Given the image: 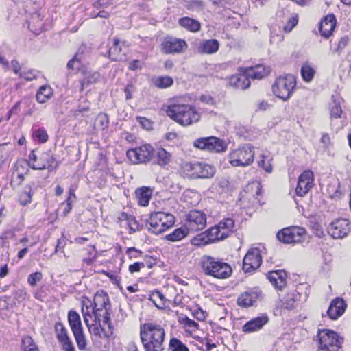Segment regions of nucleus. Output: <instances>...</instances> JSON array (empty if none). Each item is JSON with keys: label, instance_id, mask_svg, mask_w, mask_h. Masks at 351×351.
<instances>
[{"label": "nucleus", "instance_id": "obj_9", "mask_svg": "<svg viewBox=\"0 0 351 351\" xmlns=\"http://www.w3.org/2000/svg\"><path fill=\"white\" fill-rule=\"evenodd\" d=\"M296 85L295 77L293 75L278 77L272 86L274 94L283 101L289 99Z\"/></svg>", "mask_w": 351, "mask_h": 351}, {"label": "nucleus", "instance_id": "obj_2", "mask_svg": "<svg viewBox=\"0 0 351 351\" xmlns=\"http://www.w3.org/2000/svg\"><path fill=\"white\" fill-rule=\"evenodd\" d=\"M140 337L145 351L164 350L165 331L160 325L151 322L141 324Z\"/></svg>", "mask_w": 351, "mask_h": 351}, {"label": "nucleus", "instance_id": "obj_15", "mask_svg": "<svg viewBox=\"0 0 351 351\" xmlns=\"http://www.w3.org/2000/svg\"><path fill=\"white\" fill-rule=\"evenodd\" d=\"M206 225V215L202 211L193 210L186 215L188 230L197 232L203 230Z\"/></svg>", "mask_w": 351, "mask_h": 351}, {"label": "nucleus", "instance_id": "obj_35", "mask_svg": "<svg viewBox=\"0 0 351 351\" xmlns=\"http://www.w3.org/2000/svg\"><path fill=\"white\" fill-rule=\"evenodd\" d=\"M52 89L49 86H41L36 93V100L38 103L44 104L52 96Z\"/></svg>", "mask_w": 351, "mask_h": 351}, {"label": "nucleus", "instance_id": "obj_61", "mask_svg": "<svg viewBox=\"0 0 351 351\" xmlns=\"http://www.w3.org/2000/svg\"><path fill=\"white\" fill-rule=\"evenodd\" d=\"M137 119L143 128L147 130H149L152 128V122L148 119L139 117Z\"/></svg>", "mask_w": 351, "mask_h": 351}, {"label": "nucleus", "instance_id": "obj_52", "mask_svg": "<svg viewBox=\"0 0 351 351\" xmlns=\"http://www.w3.org/2000/svg\"><path fill=\"white\" fill-rule=\"evenodd\" d=\"M43 274L40 271H36L30 274L27 277V282L31 287H34L36 284L41 281Z\"/></svg>", "mask_w": 351, "mask_h": 351}, {"label": "nucleus", "instance_id": "obj_23", "mask_svg": "<svg viewBox=\"0 0 351 351\" xmlns=\"http://www.w3.org/2000/svg\"><path fill=\"white\" fill-rule=\"evenodd\" d=\"M268 320L269 319L267 315H261L255 317L245 323L243 326L242 330L244 332L247 333L258 331L268 322Z\"/></svg>", "mask_w": 351, "mask_h": 351}, {"label": "nucleus", "instance_id": "obj_42", "mask_svg": "<svg viewBox=\"0 0 351 351\" xmlns=\"http://www.w3.org/2000/svg\"><path fill=\"white\" fill-rule=\"evenodd\" d=\"M180 323L182 324L186 330L189 332H195L199 329V324L194 320L189 319L188 317H184L180 319Z\"/></svg>", "mask_w": 351, "mask_h": 351}, {"label": "nucleus", "instance_id": "obj_55", "mask_svg": "<svg viewBox=\"0 0 351 351\" xmlns=\"http://www.w3.org/2000/svg\"><path fill=\"white\" fill-rule=\"evenodd\" d=\"M348 40L349 38L348 36H343L341 38L338 42L337 47L335 49V52L339 55L344 49V48L347 46Z\"/></svg>", "mask_w": 351, "mask_h": 351}, {"label": "nucleus", "instance_id": "obj_64", "mask_svg": "<svg viewBox=\"0 0 351 351\" xmlns=\"http://www.w3.org/2000/svg\"><path fill=\"white\" fill-rule=\"evenodd\" d=\"M9 299L10 298L5 295L0 297V308L3 309L8 308L9 306Z\"/></svg>", "mask_w": 351, "mask_h": 351}, {"label": "nucleus", "instance_id": "obj_44", "mask_svg": "<svg viewBox=\"0 0 351 351\" xmlns=\"http://www.w3.org/2000/svg\"><path fill=\"white\" fill-rule=\"evenodd\" d=\"M76 197L74 193L73 189H69L68 191V197L66 200V204L64 205L63 209V214L64 216L67 215L72 209V204L73 202L75 200Z\"/></svg>", "mask_w": 351, "mask_h": 351}, {"label": "nucleus", "instance_id": "obj_26", "mask_svg": "<svg viewBox=\"0 0 351 351\" xmlns=\"http://www.w3.org/2000/svg\"><path fill=\"white\" fill-rule=\"evenodd\" d=\"M219 48V43L216 39L203 40L199 43L198 51L204 54H213Z\"/></svg>", "mask_w": 351, "mask_h": 351}, {"label": "nucleus", "instance_id": "obj_14", "mask_svg": "<svg viewBox=\"0 0 351 351\" xmlns=\"http://www.w3.org/2000/svg\"><path fill=\"white\" fill-rule=\"evenodd\" d=\"M262 263V256L260 249L250 248L243 261V270L245 272H252L258 269Z\"/></svg>", "mask_w": 351, "mask_h": 351}, {"label": "nucleus", "instance_id": "obj_12", "mask_svg": "<svg viewBox=\"0 0 351 351\" xmlns=\"http://www.w3.org/2000/svg\"><path fill=\"white\" fill-rule=\"evenodd\" d=\"M193 146L197 149L210 152H222L226 149L225 141L215 136L202 137L193 142Z\"/></svg>", "mask_w": 351, "mask_h": 351}, {"label": "nucleus", "instance_id": "obj_46", "mask_svg": "<svg viewBox=\"0 0 351 351\" xmlns=\"http://www.w3.org/2000/svg\"><path fill=\"white\" fill-rule=\"evenodd\" d=\"M108 117L106 114L100 113L99 114L95 121V126L97 128L104 130L108 125Z\"/></svg>", "mask_w": 351, "mask_h": 351}, {"label": "nucleus", "instance_id": "obj_17", "mask_svg": "<svg viewBox=\"0 0 351 351\" xmlns=\"http://www.w3.org/2000/svg\"><path fill=\"white\" fill-rule=\"evenodd\" d=\"M314 174L311 170L303 171L299 176L295 193L298 196L304 197L314 185Z\"/></svg>", "mask_w": 351, "mask_h": 351}, {"label": "nucleus", "instance_id": "obj_32", "mask_svg": "<svg viewBox=\"0 0 351 351\" xmlns=\"http://www.w3.org/2000/svg\"><path fill=\"white\" fill-rule=\"evenodd\" d=\"M135 196L139 205L147 206L152 197V191L149 188L142 186L136 189Z\"/></svg>", "mask_w": 351, "mask_h": 351}, {"label": "nucleus", "instance_id": "obj_43", "mask_svg": "<svg viewBox=\"0 0 351 351\" xmlns=\"http://www.w3.org/2000/svg\"><path fill=\"white\" fill-rule=\"evenodd\" d=\"M100 79V74L98 72H93L92 73L88 74L82 81H81V86L82 90H83L84 87L88 86L89 84H94L98 82Z\"/></svg>", "mask_w": 351, "mask_h": 351}, {"label": "nucleus", "instance_id": "obj_36", "mask_svg": "<svg viewBox=\"0 0 351 351\" xmlns=\"http://www.w3.org/2000/svg\"><path fill=\"white\" fill-rule=\"evenodd\" d=\"M157 157V164L161 167L169 164L171 160V154L163 148H158L155 151Z\"/></svg>", "mask_w": 351, "mask_h": 351}, {"label": "nucleus", "instance_id": "obj_8", "mask_svg": "<svg viewBox=\"0 0 351 351\" xmlns=\"http://www.w3.org/2000/svg\"><path fill=\"white\" fill-rule=\"evenodd\" d=\"M68 322L80 350L87 346V340L82 326L81 317L77 312L71 310L68 313Z\"/></svg>", "mask_w": 351, "mask_h": 351}, {"label": "nucleus", "instance_id": "obj_51", "mask_svg": "<svg viewBox=\"0 0 351 351\" xmlns=\"http://www.w3.org/2000/svg\"><path fill=\"white\" fill-rule=\"evenodd\" d=\"M258 165L267 173H271L272 171L271 160L266 156H261V160L258 162Z\"/></svg>", "mask_w": 351, "mask_h": 351}, {"label": "nucleus", "instance_id": "obj_47", "mask_svg": "<svg viewBox=\"0 0 351 351\" xmlns=\"http://www.w3.org/2000/svg\"><path fill=\"white\" fill-rule=\"evenodd\" d=\"M170 351H189L188 348L179 339L173 338L169 342Z\"/></svg>", "mask_w": 351, "mask_h": 351}, {"label": "nucleus", "instance_id": "obj_33", "mask_svg": "<svg viewBox=\"0 0 351 351\" xmlns=\"http://www.w3.org/2000/svg\"><path fill=\"white\" fill-rule=\"evenodd\" d=\"M54 329L56 338L62 346L72 341L68 335L67 329L62 323H56Z\"/></svg>", "mask_w": 351, "mask_h": 351}, {"label": "nucleus", "instance_id": "obj_13", "mask_svg": "<svg viewBox=\"0 0 351 351\" xmlns=\"http://www.w3.org/2000/svg\"><path fill=\"white\" fill-rule=\"evenodd\" d=\"M305 232V229L303 228L292 226L280 230L276 237L280 242L290 244L300 242Z\"/></svg>", "mask_w": 351, "mask_h": 351}, {"label": "nucleus", "instance_id": "obj_22", "mask_svg": "<svg viewBox=\"0 0 351 351\" xmlns=\"http://www.w3.org/2000/svg\"><path fill=\"white\" fill-rule=\"evenodd\" d=\"M346 308L345 301L342 298H337L330 302L327 314L331 319H336L343 314Z\"/></svg>", "mask_w": 351, "mask_h": 351}, {"label": "nucleus", "instance_id": "obj_28", "mask_svg": "<svg viewBox=\"0 0 351 351\" xmlns=\"http://www.w3.org/2000/svg\"><path fill=\"white\" fill-rule=\"evenodd\" d=\"M285 276L282 271H272L267 274V278L276 289H282L286 285Z\"/></svg>", "mask_w": 351, "mask_h": 351}, {"label": "nucleus", "instance_id": "obj_45", "mask_svg": "<svg viewBox=\"0 0 351 351\" xmlns=\"http://www.w3.org/2000/svg\"><path fill=\"white\" fill-rule=\"evenodd\" d=\"M173 80L169 76H161L157 77L154 81L156 86L160 88H166L173 84Z\"/></svg>", "mask_w": 351, "mask_h": 351}, {"label": "nucleus", "instance_id": "obj_31", "mask_svg": "<svg viewBox=\"0 0 351 351\" xmlns=\"http://www.w3.org/2000/svg\"><path fill=\"white\" fill-rule=\"evenodd\" d=\"M178 24L184 29L191 32H197L200 30L201 23L196 19L190 17H182L178 20Z\"/></svg>", "mask_w": 351, "mask_h": 351}, {"label": "nucleus", "instance_id": "obj_21", "mask_svg": "<svg viewBox=\"0 0 351 351\" xmlns=\"http://www.w3.org/2000/svg\"><path fill=\"white\" fill-rule=\"evenodd\" d=\"M336 27V18L334 14H330L325 16L320 21L319 30L322 36L328 38Z\"/></svg>", "mask_w": 351, "mask_h": 351}, {"label": "nucleus", "instance_id": "obj_40", "mask_svg": "<svg viewBox=\"0 0 351 351\" xmlns=\"http://www.w3.org/2000/svg\"><path fill=\"white\" fill-rule=\"evenodd\" d=\"M315 73V69L309 62H304L301 67V75L303 80L306 82H311Z\"/></svg>", "mask_w": 351, "mask_h": 351}, {"label": "nucleus", "instance_id": "obj_7", "mask_svg": "<svg viewBox=\"0 0 351 351\" xmlns=\"http://www.w3.org/2000/svg\"><path fill=\"white\" fill-rule=\"evenodd\" d=\"M254 147L250 144H245L229 154V162L233 167H246L250 165L254 158Z\"/></svg>", "mask_w": 351, "mask_h": 351}, {"label": "nucleus", "instance_id": "obj_1", "mask_svg": "<svg viewBox=\"0 0 351 351\" xmlns=\"http://www.w3.org/2000/svg\"><path fill=\"white\" fill-rule=\"evenodd\" d=\"M108 306V296L101 291L95 294L93 304L90 302V305L83 304L82 307L84 322L90 334L99 339H108L113 334Z\"/></svg>", "mask_w": 351, "mask_h": 351}, {"label": "nucleus", "instance_id": "obj_5", "mask_svg": "<svg viewBox=\"0 0 351 351\" xmlns=\"http://www.w3.org/2000/svg\"><path fill=\"white\" fill-rule=\"evenodd\" d=\"M201 267L204 274L217 279L230 277L232 270L231 266L222 260L210 256H203Z\"/></svg>", "mask_w": 351, "mask_h": 351}, {"label": "nucleus", "instance_id": "obj_38", "mask_svg": "<svg viewBox=\"0 0 351 351\" xmlns=\"http://www.w3.org/2000/svg\"><path fill=\"white\" fill-rule=\"evenodd\" d=\"M32 197V189L30 186H26L23 191L19 193L18 200L21 206H26L31 202Z\"/></svg>", "mask_w": 351, "mask_h": 351}, {"label": "nucleus", "instance_id": "obj_37", "mask_svg": "<svg viewBox=\"0 0 351 351\" xmlns=\"http://www.w3.org/2000/svg\"><path fill=\"white\" fill-rule=\"evenodd\" d=\"M341 99H335L330 104V119H339L341 117L342 114V108H341Z\"/></svg>", "mask_w": 351, "mask_h": 351}, {"label": "nucleus", "instance_id": "obj_57", "mask_svg": "<svg viewBox=\"0 0 351 351\" xmlns=\"http://www.w3.org/2000/svg\"><path fill=\"white\" fill-rule=\"evenodd\" d=\"M126 254L130 258H138L142 254V252L135 247H129L126 250Z\"/></svg>", "mask_w": 351, "mask_h": 351}, {"label": "nucleus", "instance_id": "obj_60", "mask_svg": "<svg viewBox=\"0 0 351 351\" xmlns=\"http://www.w3.org/2000/svg\"><path fill=\"white\" fill-rule=\"evenodd\" d=\"M145 266L144 263L136 262L129 266V271L132 274L138 272L141 268L145 267Z\"/></svg>", "mask_w": 351, "mask_h": 351}, {"label": "nucleus", "instance_id": "obj_29", "mask_svg": "<svg viewBox=\"0 0 351 351\" xmlns=\"http://www.w3.org/2000/svg\"><path fill=\"white\" fill-rule=\"evenodd\" d=\"M301 295L297 290L289 292L282 299H280V304L281 308L285 309H291L294 306L296 301L300 300Z\"/></svg>", "mask_w": 351, "mask_h": 351}, {"label": "nucleus", "instance_id": "obj_48", "mask_svg": "<svg viewBox=\"0 0 351 351\" xmlns=\"http://www.w3.org/2000/svg\"><path fill=\"white\" fill-rule=\"evenodd\" d=\"M21 349L23 351H29V350L38 349L32 338L29 336H25L21 341Z\"/></svg>", "mask_w": 351, "mask_h": 351}, {"label": "nucleus", "instance_id": "obj_6", "mask_svg": "<svg viewBox=\"0 0 351 351\" xmlns=\"http://www.w3.org/2000/svg\"><path fill=\"white\" fill-rule=\"evenodd\" d=\"M174 222L175 217L171 214L163 212L152 213L147 220V223L150 226L148 230L152 233L158 234L171 227Z\"/></svg>", "mask_w": 351, "mask_h": 351}, {"label": "nucleus", "instance_id": "obj_56", "mask_svg": "<svg viewBox=\"0 0 351 351\" xmlns=\"http://www.w3.org/2000/svg\"><path fill=\"white\" fill-rule=\"evenodd\" d=\"M204 7V2L200 0H191L189 3L188 8L191 10H201Z\"/></svg>", "mask_w": 351, "mask_h": 351}, {"label": "nucleus", "instance_id": "obj_49", "mask_svg": "<svg viewBox=\"0 0 351 351\" xmlns=\"http://www.w3.org/2000/svg\"><path fill=\"white\" fill-rule=\"evenodd\" d=\"M33 137L37 139L40 143H46L48 140V134L43 128H38L33 132Z\"/></svg>", "mask_w": 351, "mask_h": 351}, {"label": "nucleus", "instance_id": "obj_18", "mask_svg": "<svg viewBox=\"0 0 351 351\" xmlns=\"http://www.w3.org/2000/svg\"><path fill=\"white\" fill-rule=\"evenodd\" d=\"M53 158L47 153H43L40 156L32 151L29 155V166L33 169L42 170L52 165Z\"/></svg>", "mask_w": 351, "mask_h": 351}, {"label": "nucleus", "instance_id": "obj_11", "mask_svg": "<svg viewBox=\"0 0 351 351\" xmlns=\"http://www.w3.org/2000/svg\"><path fill=\"white\" fill-rule=\"evenodd\" d=\"M128 158L134 164L147 163L150 162L155 156V149L149 145L145 144L127 151Z\"/></svg>", "mask_w": 351, "mask_h": 351}, {"label": "nucleus", "instance_id": "obj_63", "mask_svg": "<svg viewBox=\"0 0 351 351\" xmlns=\"http://www.w3.org/2000/svg\"><path fill=\"white\" fill-rule=\"evenodd\" d=\"M128 68L130 70H132V71L141 69V63L139 60H134L130 63Z\"/></svg>", "mask_w": 351, "mask_h": 351}, {"label": "nucleus", "instance_id": "obj_58", "mask_svg": "<svg viewBox=\"0 0 351 351\" xmlns=\"http://www.w3.org/2000/svg\"><path fill=\"white\" fill-rule=\"evenodd\" d=\"M27 295V293L25 289H18L14 293V298L19 302L25 300Z\"/></svg>", "mask_w": 351, "mask_h": 351}, {"label": "nucleus", "instance_id": "obj_54", "mask_svg": "<svg viewBox=\"0 0 351 351\" xmlns=\"http://www.w3.org/2000/svg\"><path fill=\"white\" fill-rule=\"evenodd\" d=\"M298 15L291 16L287 21V25L285 26L284 29L286 32H290L291 29L298 24Z\"/></svg>", "mask_w": 351, "mask_h": 351}, {"label": "nucleus", "instance_id": "obj_50", "mask_svg": "<svg viewBox=\"0 0 351 351\" xmlns=\"http://www.w3.org/2000/svg\"><path fill=\"white\" fill-rule=\"evenodd\" d=\"M127 226L130 229L129 233H134L136 231L140 230V226L138 222L136 221L134 217L130 216L127 217Z\"/></svg>", "mask_w": 351, "mask_h": 351}, {"label": "nucleus", "instance_id": "obj_20", "mask_svg": "<svg viewBox=\"0 0 351 351\" xmlns=\"http://www.w3.org/2000/svg\"><path fill=\"white\" fill-rule=\"evenodd\" d=\"M128 52V45L125 42H121L118 38H112V45L109 48V58L112 61H125Z\"/></svg>", "mask_w": 351, "mask_h": 351}, {"label": "nucleus", "instance_id": "obj_10", "mask_svg": "<svg viewBox=\"0 0 351 351\" xmlns=\"http://www.w3.org/2000/svg\"><path fill=\"white\" fill-rule=\"evenodd\" d=\"M317 337L319 348L324 351H339L343 341L337 332L328 329L319 330Z\"/></svg>", "mask_w": 351, "mask_h": 351}, {"label": "nucleus", "instance_id": "obj_3", "mask_svg": "<svg viewBox=\"0 0 351 351\" xmlns=\"http://www.w3.org/2000/svg\"><path fill=\"white\" fill-rule=\"evenodd\" d=\"M166 114L179 125L187 127L197 123L201 119V114L192 105L171 104L163 108Z\"/></svg>", "mask_w": 351, "mask_h": 351}, {"label": "nucleus", "instance_id": "obj_53", "mask_svg": "<svg viewBox=\"0 0 351 351\" xmlns=\"http://www.w3.org/2000/svg\"><path fill=\"white\" fill-rule=\"evenodd\" d=\"M19 77L27 81H32L37 77V74L33 70L23 71L19 73Z\"/></svg>", "mask_w": 351, "mask_h": 351}, {"label": "nucleus", "instance_id": "obj_39", "mask_svg": "<svg viewBox=\"0 0 351 351\" xmlns=\"http://www.w3.org/2000/svg\"><path fill=\"white\" fill-rule=\"evenodd\" d=\"M197 162H184L181 165V169L184 176L195 179Z\"/></svg>", "mask_w": 351, "mask_h": 351}, {"label": "nucleus", "instance_id": "obj_19", "mask_svg": "<svg viewBox=\"0 0 351 351\" xmlns=\"http://www.w3.org/2000/svg\"><path fill=\"white\" fill-rule=\"evenodd\" d=\"M186 47L184 40L175 37H166L161 44L162 51L166 54L180 53Z\"/></svg>", "mask_w": 351, "mask_h": 351}, {"label": "nucleus", "instance_id": "obj_30", "mask_svg": "<svg viewBox=\"0 0 351 351\" xmlns=\"http://www.w3.org/2000/svg\"><path fill=\"white\" fill-rule=\"evenodd\" d=\"M195 178H210L215 173V169L213 166L197 162Z\"/></svg>", "mask_w": 351, "mask_h": 351}, {"label": "nucleus", "instance_id": "obj_4", "mask_svg": "<svg viewBox=\"0 0 351 351\" xmlns=\"http://www.w3.org/2000/svg\"><path fill=\"white\" fill-rule=\"evenodd\" d=\"M234 226V222L232 219H224L217 225L209 228L205 232L199 234L193 241V244H206L216 241L223 240L232 233Z\"/></svg>", "mask_w": 351, "mask_h": 351}, {"label": "nucleus", "instance_id": "obj_25", "mask_svg": "<svg viewBox=\"0 0 351 351\" xmlns=\"http://www.w3.org/2000/svg\"><path fill=\"white\" fill-rule=\"evenodd\" d=\"M241 71L245 72L247 79L260 80L266 76L268 71L263 65L258 64L254 66L243 68Z\"/></svg>", "mask_w": 351, "mask_h": 351}, {"label": "nucleus", "instance_id": "obj_34", "mask_svg": "<svg viewBox=\"0 0 351 351\" xmlns=\"http://www.w3.org/2000/svg\"><path fill=\"white\" fill-rule=\"evenodd\" d=\"M41 16L38 13H34L29 22V29L36 34H39L43 28Z\"/></svg>", "mask_w": 351, "mask_h": 351}, {"label": "nucleus", "instance_id": "obj_16", "mask_svg": "<svg viewBox=\"0 0 351 351\" xmlns=\"http://www.w3.org/2000/svg\"><path fill=\"white\" fill-rule=\"evenodd\" d=\"M351 229V225L348 219H338L332 221L328 228V234L334 239H342L348 235Z\"/></svg>", "mask_w": 351, "mask_h": 351}, {"label": "nucleus", "instance_id": "obj_59", "mask_svg": "<svg viewBox=\"0 0 351 351\" xmlns=\"http://www.w3.org/2000/svg\"><path fill=\"white\" fill-rule=\"evenodd\" d=\"M80 59L78 54H76L67 64V67L70 69H74L80 66Z\"/></svg>", "mask_w": 351, "mask_h": 351}, {"label": "nucleus", "instance_id": "obj_41", "mask_svg": "<svg viewBox=\"0 0 351 351\" xmlns=\"http://www.w3.org/2000/svg\"><path fill=\"white\" fill-rule=\"evenodd\" d=\"M189 230L180 228L176 229L173 232L169 234L166 236V238L168 241H178L186 237L188 234Z\"/></svg>", "mask_w": 351, "mask_h": 351}, {"label": "nucleus", "instance_id": "obj_62", "mask_svg": "<svg viewBox=\"0 0 351 351\" xmlns=\"http://www.w3.org/2000/svg\"><path fill=\"white\" fill-rule=\"evenodd\" d=\"M193 315V317L199 321H204L206 319L205 313L201 308L195 310Z\"/></svg>", "mask_w": 351, "mask_h": 351}, {"label": "nucleus", "instance_id": "obj_27", "mask_svg": "<svg viewBox=\"0 0 351 351\" xmlns=\"http://www.w3.org/2000/svg\"><path fill=\"white\" fill-rule=\"evenodd\" d=\"M259 291H250L242 293L237 300V304L242 307L253 306L259 295Z\"/></svg>", "mask_w": 351, "mask_h": 351}, {"label": "nucleus", "instance_id": "obj_24", "mask_svg": "<svg viewBox=\"0 0 351 351\" xmlns=\"http://www.w3.org/2000/svg\"><path fill=\"white\" fill-rule=\"evenodd\" d=\"M243 68H240L239 73L232 75L229 79L230 86L237 89L245 90L250 86V80L247 79L245 72L241 71Z\"/></svg>", "mask_w": 351, "mask_h": 351}]
</instances>
